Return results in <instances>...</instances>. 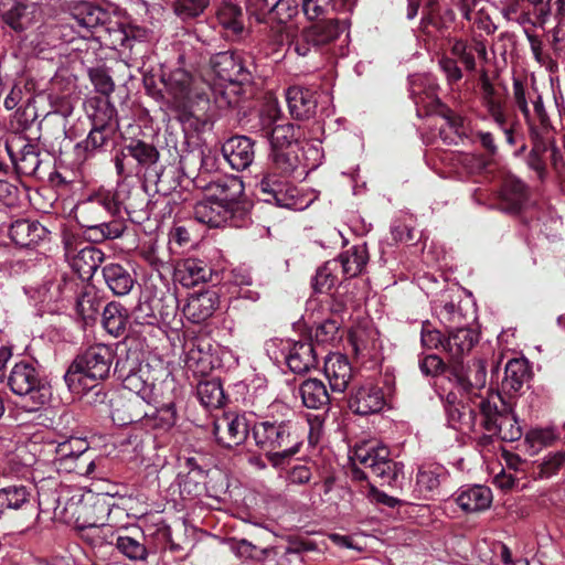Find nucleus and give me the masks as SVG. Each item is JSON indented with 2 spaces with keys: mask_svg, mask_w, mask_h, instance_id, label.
<instances>
[{
  "mask_svg": "<svg viewBox=\"0 0 565 565\" xmlns=\"http://www.w3.org/2000/svg\"><path fill=\"white\" fill-rule=\"evenodd\" d=\"M440 380H447L449 385L448 391L443 387V392H438L449 426L481 433L478 439L481 446L490 445L493 438L512 443L522 437V427L511 404L500 394L488 397L481 395L487 383V365L483 360L455 366Z\"/></svg>",
  "mask_w": 565,
  "mask_h": 565,
  "instance_id": "1",
  "label": "nucleus"
},
{
  "mask_svg": "<svg viewBox=\"0 0 565 565\" xmlns=\"http://www.w3.org/2000/svg\"><path fill=\"white\" fill-rule=\"evenodd\" d=\"M513 102L523 116L531 142V152L546 156L555 138L554 127L537 89L527 90L524 84L514 78Z\"/></svg>",
  "mask_w": 565,
  "mask_h": 565,
  "instance_id": "2",
  "label": "nucleus"
},
{
  "mask_svg": "<svg viewBox=\"0 0 565 565\" xmlns=\"http://www.w3.org/2000/svg\"><path fill=\"white\" fill-rule=\"evenodd\" d=\"M161 81L171 98L181 121L200 118L210 109V97L199 85L200 82L188 71L175 68L163 73Z\"/></svg>",
  "mask_w": 565,
  "mask_h": 565,
  "instance_id": "3",
  "label": "nucleus"
},
{
  "mask_svg": "<svg viewBox=\"0 0 565 565\" xmlns=\"http://www.w3.org/2000/svg\"><path fill=\"white\" fill-rule=\"evenodd\" d=\"M387 446L377 441H364L355 445L350 454L352 461L351 476L353 480H367L369 473L379 478L382 484L393 486L403 466L391 459Z\"/></svg>",
  "mask_w": 565,
  "mask_h": 565,
  "instance_id": "4",
  "label": "nucleus"
},
{
  "mask_svg": "<svg viewBox=\"0 0 565 565\" xmlns=\"http://www.w3.org/2000/svg\"><path fill=\"white\" fill-rule=\"evenodd\" d=\"M348 29L347 20L327 19L295 33L292 25L282 28L288 41V54L300 57H312L335 41Z\"/></svg>",
  "mask_w": 565,
  "mask_h": 565,
  "instance_id": "5",
  "label": "nucleus"
},
{
  "mask_svg": "<svg viewBox=\"0 0 565 565\" xmlns=\"http://www.w3.org/2000/svg\"><path fill=\"white\" fill-rule=\"evenodd\" d=\"M115 360L110 345L95 344L78 354L64 375V381L71 393L83 391V382L87 380L102 381L108 377Z\"/></svg>",
  "mask_w": 565,
  "mask_h": 565,
  "instance_id": "6",
  "label": "nucleus"
},
{
  "mask_svg": "<svg viewBox=\"0 0 565 565\" xmlns=\"http://www.w3.org/2000/svg\"><path fill=\"white\" fill-rule=\"evenodd\" d=\"M132 157L139 171V178L157 186L158 192L164 195L174 192L181 184V172L175 169L166 170L160 162V153L157 147L141 139L128 140Z\"/></svg>",
  "mask_w": 565,
  "mask_h": 565,
  "instance_id": "7",
  "label": "nucleus"
},
{
  "mask_svg": "<svg viewBox=\"0 0 565 565\" xmlns=\"http://www.w3.org/2000/svg\"><path fill=\"white\" fill-rule=\"evenodd\" d=\"M8 385L15 395L25 399L23 407L28 412L39 411L52 396L51 386L30 363H17L9 374Z\"/></svg>",
  "mask_w": 565,
  "mask_h": 565,
  "instance_id": "8",
  "label": "nucleus"
},
{
  "mask_svg": "<svg viewBox=\"0 0 565 565\" xmlns=\"http://www.w3.org/2000/svg\"><path fill=\"white\" fill-rule=\"evenodd\" d=\"M148 33L143 28L125 24L111 17L96 39L102 45L118 51L124 57L137 60L146 49Z\"/></svg>",
  "mask_w": 565,
  "mask_h": 565,
  "instance_id": "9",
  "label": "nucleus"
},
{
  "mask_svg": "<svg viewBox=\"0 0 565 565\" xmlns=\"http://www.w3.org/2000/svg\"><path fill=\"white\" fill-rule=\"evenodd\" d=\"M252 436L256 447L263 451L302 445L297 423L291 419L270 417L256 422L252 427Z\"/></svg>",
  "mask_w": 565,
  "mask_h": 565,
  "instance_id": "10",
  "label": "nucleus"
},
{
  "mask_svg": "<svg viewBox=\"0 0 565 565\" xmlns=\"http://www.w3.org/2000/svg\"><path fill=\"white\" fill-rule=\"evenodd\" d=\"M115 114L116 109L113 106H107L104 110L107 120L100 118L99 114L95 115L87 137L74 147L75 158L78 162H85L106 150L116 131V124L111 121Z\"/></svg>",
  "mask_w": 565,
  "mask_h": 565,
  "instance_id": "11",
  "label": "nucleus"
},
{
  "mask_svg": "<svg viewBox=\"0 0 565 565\" xmlns=\"http://www.w3.org/2000/svg\"><path fill=\"white\" fill-rule=\"evenodd\" d=\"M258 200L281 209H299L298 190L289 178L276 171L264 173L257 184Z\"/></svg>",
  "mask_w": 565,
  "mask_h": 565,
  "instance_id": "12",
  "label": "nucleus"
},
{
  "mask_svg": "<svg viewBox=\"0 0 565 565\" xmlns=\"http://www.w3.org/2000/svg\"><path fill=\"white\" fill-rule=\"evenodd\" d=\"M280 110L277 105H268L259 115L258 126L262 136L268 140L271 149H285L298 140L296 127L291 122H279Z\"/></svg>",
  "mask_w": 565,
  "mask_h": 565,
  "instance_id": "13",
  "label": "nucleus"
},
{
  "mask_svg": "<svg viewBox=\"0 0 565 565\" xmlns=\"http://www.w3.org/2000/svg\"><path fill=\"white\" fill-rule=\"evenodd\" d=\"M139 401H131L128 404L129 414L127 419H122L120 425L139 424L147 430H157L166 433L177 423V409L174 403L170 402L156 407L151 411H145L142 414L137 412Z\"/></svg>",
  "mask_w": 565,
  "mask_h": 565,
  "instance_id": "14",
  "label": "nucleus"
},
{
  "mask_svg": "<svg viewBox=\"0 0 565 565\" xmlns=\"http://www.w3.org/2000/svg\"><path fill=\"white\" fill-rule=\"evenodd\" d=\"M252 427L245 414L223 413L214 419L212 434L218 445L231 449L245 443Z\"/></svg>",
  "mask_w": 565,
  "mask_h": 565,
  "instance_id": "15",
  "label": "nucleus"
},
{
  "mask_svg": "<svg viewBox=\"0 0 565 565\" xmlns=\"http://www.w3.org/2000/svg\"><path fill=\"white\" fill-rule=\"evenodd\" d=\"M246 11L258 22L289 25L299 12L297 0H247Z\"/></svg>",
  "mask_w": 565,
  "mask_h": 565,
  "instance_id": "16",
  "label": "nucleus"
},
{
  "mask_svg": "<svg viewBox=\"0 0 565 565\" xmlns=\"http://www.w3.org/2000/svg\"><path fill=\"white\" fill-rule=\"evenodd\" d=\"M87 445L78 438H71L60 443L55 447L54 462L60 471L82 473L86 466V472L93 471L95 463L86 458Z\"/></svg>",
  "mask_w": 565,
  "mask_h": 565,
  "instance_id": "17",
  "label": "nucleus"
},
{
  "mask_svg": "<svg viewBox=\"0 0 565 565\" xmlns=\"http://www.w3.org/2000/svg\"><path fill=\"white\" fill-rule=\"evenodd\" d=\"M215 75L231 85H242L250 82L252 73L243 63L241 55L225 51L218 52L211 58Z\"/></svg>",
  "mask_w": 565,
  "mask_h": 565,
  "instance_id": "18",
  "label": "nucleus"
},
{
  "mask_svg": "<svg viewBox=\"0 0 565 565\" xmlns=\"http://www.w3.org/2000/svg\"><path fill=\"white\" fill-rule=\"evenodd\" d=\"M238 210L221 203L211 198L198 202L193 207V217L201 224L210 227H220L227 223L232 226H239L235 221V214Z\"/></svg>",
  "mask_w": 565,
  "mask_h": 565,
  "instance_id": "19",
  "label": "nucleus"
},
{
  "mask_svg": "<svg viewBox=\"0 0 565 565\" xmlns=\"http://www.w3.org/2000/svg\"><path fill=\"white\" fill-rule=\"evenodd\" d=\"M65 256L71 267L83 279L92 278L102 265L105 254L97 247L85 244L82 247L65 244Z\"/></svg>",
  "mask_w": 565,
  "mask_h": 565,
  "instance_id": "20",
  "label": "nucleus"
},
{
  "mask_svg": "<svg viewBox=\"0 0 565 565\" xmlns=\"http://www.w3.org/2000/svg\"><path fill=\"white\" fill-rule=\"evenodd\" d=\"M527 185L515 175L504 178L498 192V207L504 213L518 214L529 202Z\"/></svg>",
  "mask_w": 565,
  "mask_h": 565,
  "instance_id": "21",
  "label": "nucleus"
},
{
  "mask_svg": "<svg viewBox=\"0 0 565 565\" xmlns=\"http://www.w3.org/2000/svg\"><path fill=\"white\" fill-rule=\"evenodd\" d=\"M385 405V396L381 387L371 383L354 390L349 398V408L362 416L379 413Z\"/></svg>",
  "mask_w": 565,
  "mask_h": 565,
  "instance_id": "22",
  "label": "nucleus"
},
{
  "mask_svg": "<svg viewBox=\"0 0 565 565\" xmlns=\"http://www.w3.org/2000/svg\"><path fill=\"white\" fill-rule=\"evenodd\" d=\"M224 159L231 168L242 171L248 168L254 161V142L246 136H233L228 138L221 148Z\"/></svg>",
  "mask_w": 565,
  "mask_h": 565,
  "instance_id": "23",
  "label": "nucleus"
},
{
  "mask_svg": "<svg viewBox=\"0 0 565 565\" xmlns=\"http://www.w3.org/2000/svg\"><path fill=\"white\" fill-rule=\"evenodd\" d=\"M33 508L32 488L22 483L0 488V520Z\"/></svg>",
  "mask_w": 565,
  "mask_h": 565,
  "instance_id": "24",
  "label": "nucleus"
},
{
  "mask_svg": "<svg viewBox=\"0 0 565 565\" xmlns=\"http://www.w3.org/2000/svg\"><path fill=\"white\" fill-rule=\"evenodd\" d=\"M454 500L463 512L477 513L491 507L493 495L491 489L487 486L467 484L457 490Z\"/></svg>",
  "mask_w": 565,
  "mask_h": 565,
  "instance_id": "25",
  "label": "nucleus"
},
{
  "mask_svg": "<svg viewBox=\"0 0 565 565\" xmlns=\"http://www.w3.org/2000/svg\"><path fill=\"white\" fill-rule=\"evenodd\" d=\"M218 305L220 298L216 291L195 292L188 297L182 313L190 322L202 323L212 317Z\"/></svg>",
  "mask_w": 565,
  "mask_h": 565,
  "instance_id": "26",
  "label": "nucleus"
},
{
  "mask_svg": "<svg viewBox=\"0 0 565 565\" xmlns=\"http://www.w3.org/2000/svg\"><path fill=\"white\" fill-rule=\"evenodd\" d=\"M116 215L118 214L113 210L105 193L89 196L86 201L81 202L76 210V220L84 231H86V225H94L103 218Z\"/></svg>",
  "mask_w": 565,
  "mask_h": 565,
  "instance_id": "27",
  "label": "nucleus"
},
{
  "mask_svg": "<svg viewBox=\"0 0 565 565\" xmlns=\"http://www.w3.org/2000/svg\"><path fill=\"white\" fill-rule=\"evenodd\" d=\"M41 13V7L32 1H17L9 9L0 10L3 22L17 32L38 22Z\"/></svg>",
  "mask_w": 565,
  "mask_h": 565,
  "instance_id": "28",
  "label": "nucleus"
},
{
  "mask_svg": "<svg viewBox=\"0 0 565 565\" xmlns=\"http://www.w3.org/2000/svg\"><path fill=\"white\" fill-rule=\"evenodd\" d=\"M286 102L292 118L306 120L316 114L317 92L302 86H290L286 90Z\"/></svg>",
  "mask_w": 565,
  "mask_h": 565,
  "instance_id": "29",
  "label": "nucleus"
},
{
  "mask_svg": "<svg viewBox=\"0 0 565 565\" xmlns=\"http://www.w3.org/2000/svg\"><path fill=\"white\" fill-rule=\"evenodd\" d=\"M284 352L286 364L295 374L307 373L317 365V353L311 342H290Z\"/></svg>",
  "mask_w": 565,
  "mask_h": 565,
  "instance_id": "30",
  "label": "nucleus"
},
{
  "mask_svg": "<svg viewBox=\"0 0 565 565\" xmlns=\"http://www.w3.org/2000/svg\"><path fill=\"white\" fill-rule=\"evenodd\" d=\"M323 372L333 393H343L352 376L348 358L341 353H331L324 359Z\"/></svg>",
  "mask_w": 565,
  "mask_h": 565,
  "instance_id": "31",
  "label": "nucleus"
},
{
  "mask_svg": "<svg viewBox=\"0 0 565 565\" xmlns=\"http://www.w3.org/2000/svg\"><path fill=\"white\" fill-rule=\"evenodd\" d=\"M8 234L15 245L31 247L43 241L49 231L39 221L20 218L10 224Z\"/></svg>",
  "mask_w": 565,
  "mask_h": 565,
  "instance_id": "32",
  "label": "nucleus"
},
{
  "mask_svg": "<svg viewBox=\"0 0 565 565\" xmlns=\"http://www.w3.org/2000/svg\"><path fill=\"white\" fill-rule=\"evenodd\" d=\"M207 190L211 192L209 198L226 203L236 210H241L239 198L244 192V185L237 178L218 177L215 180H211L207 185Z\"/></svg>",
  "mask_w": 565,
  "mask_h": 565,
  "instance_id": "33",
  "label": "nucleus"
},
{
  "mask_svg": "<svg viewBox=\"0 0 565 565\" xmlns=\"http://www.w3.org/2000/svg\"><path fill=\"white\" fill-rule=\"evenodd\" d=\"M409 95L417 107V114L420 115V106L424 108H434L439 99L436 93L435 79L425 74H415L408 77Z\"/></svg>",
  "mask_w": 565,
  "mask_h": 565,
  "instance_id": "34",
  "label": "nucleus"
},
{
  "mask_svg": "<svg viewBox=\"0 0 565 565\" xmlns=\"http://www.w3.org/2000/svg\"><path fill=\"white\" fill-rule=\"evenodd\" d=\"M113 17L110 12L89 2L77 6L73 12V19L76 25L96 36Z\"/></svg>",
  "mask_w": 565,
  "mask_h": 565,
  "instance_id": "35",
  "label": "nucleus"
},
{
  "mask_svg": "<svg viewBox=\"0 0 565 565\" xmlns=\"http://www.w3.org/2000/svg\"><path fill=\"white\" fill-rule=\"evenodd\" d=\"M3 147L19 174L28 177L36 174L42 163L38 146L28 142L24 143L18 152H15L13 146L8 142H6Z\"/></svg>",
  "mask_w": 565,
  "mask_h": 565,
  "instance_id": "36",
  "label": "nucleus"
},
{
  "mask_svg": "<svg viewBox=\"0 0 565 565\" xmlns=\"http://www.w3.org/2000/svg\"><path fill=\"white\" fill-rule=\"evenodd\" d=\"M102 326L114 338L125 337L130 327L128 309L118 301L108 302L102 311Z\"/></svg>",
  "mask_w": 565,
  "mask_h": 565,
  "instance_id": "37",
  "label": "nucleus"
},
{
  "mask_svg": "<svg viewBox=\"0 0 565 565\" xmlns=\"http://www.w3.org/2000/svg\"><path fill=\"white\" fill-rule=\"evenodd\" d=\"M103 278L115 296L128 295L136 284L134 274L126 266L118 263L106 264L102 268Z\"/></svg>",
  "mask_w": 565,
  "mask_h": 565,
  "instance_id": "38",
  "label": "nucleus"
},
{
  "mask_svg": "<svg viewBox=\"0 0 565 565\" xmlns=\"http://www.w3.org/2000/svg\"><path fill=\"white\" fill-rule=\"evenodd\" d=\"M174 276L183 287L191 288L207 281L212 269L204 260L186 258L178 264Z\"/></svg>",
  "mask_w": 565,
  "mask_h": 565,
  "instance_id": "39",
  "label": "nucleus"
},
{
  "mask_svg": "<svg viewBox=\"0 0 565 565\" xmlns=\"http://www.w3.org/2000/svg\"><path fill=\"white\" fill-rule=\"evenodd\" d=\"M126 228V221L119 214L103 218L94 225H86L84 235L92 243H103L121 237Z\"/></svg>",
  "mask_w": 565,
  "mask_h": 565,
  "instance_id": "40",
  "label": "nucleus"
},
{
  "mask_svg": "<svg viewBox=\"0 0 565 565\" xmlns=\"http://www.w3.org/2000/svg\"><path fill=\"white\" fill-rule=\"evenodd\" d=\"M529 379L530 366L527 361L524 359H511L504 367L501 390L504 394H518Z\"/></svg>",
  "mask_w": 565,
  "mask_h": 565,
  "instance_id": "41",
  "label": "nucleus"
},
{
  "mask_svg": "<svg viewBox=\"0 0 565 565\" xmlns=\"http://www.w3.org/2000/svg\"><path fill=\"white\" fill-rule=\"evenodd\" d=\"M185 366L196 375H207L213 369V358L210 353V345L204 347L196 341L185 344Z\"/></svg>",
  "mask_w": 565,
  "mask_h": 565,
  "instance_id": "42",
  "label": "nucleus"
},
{
  "mask_svg": "<svg viewBox=\"0 0 565 565\" xmlns=\"http://www.w3.org/2000/svg\"><path fill=\"white\" fill-rule=\"evenodd\" d=\"M120 382L126 390L134 392L138 396L137 401H142L148 405L154 402V384L152 381H150L148 364L142 365L140 367V372L135 371L134 373L129 374L128 377L122 379Z\"/></svg>",
  "mask_w": 565,
  "mask_h": 565,
  "instance_id": "43",
  "label": "nucleus"
},
{
  "mask_svg": "<svg viewBox=\"0 0 565 565\" xmlns=\"http://www.w3.org/2000/svg\"><path fill=\"white\" fill-rule=\"evenodd\" d=\"M333 259L339 262L344 279L356 277L362 273L369 260L366 245H354Z\"/></svg>",
  "mask_w": 565,
  "mask_h": 565,
  "instance_id": "44",
  "label": "nucleus"
},
{
  "mask_svg": "<svg viewBox=\"0 0 565 565\" xmlns=\"http://www.w3.org/2000/svg\"><path fill=\"white\" fill-rule=\"evenodd\" d=\"M478 342V334L469 328H457L445 339L444 351L452 359H460Z\"/></svg>",
  "mask_w": 565,
  "mask_h": 565,
  "instance_id": "45",
  "label": "nucleus"
},
{
  "mask_svg": "<svg viewBox=\"0 0 565 565\" xmlns=\"http://www.w3.org/2000/svg\"><path fill=\"white\" fill-rule=\"evenodd\" d=\"M299 394L307 408L320 409L330 402L324 383L318 379H308L299 386Z\"/></svg>",
  "mask_w": 565,
  "mask_h": 565,
  "instance_id": "46",
  "label": "nucleus"
},
{
  "mask_svg": "<svg viewBox=\"0 0 565 565\" xmlns=\"http://www.w3.org/2000/svg\"><path fill=\"white\" fill-rule=\"evenodd\" d=\"M76 526L81 531H87L85 536L90 540L94 546L114 545L116 546V539L121 535L122 531L115 530L108 524H97L95 522L76 520Z\"/></svg>",
  "mask_w": 565,
  "mask_h": 565,
  "instance_id": "47",
  "label": "nucleus"
},
{
  "mask_svg": "<svg viewBox=\"0 0 565 565\" xmlns=\"http://www.w3.org/2000/svg\"><path fill=\"white\" fill-rule=\"evenodd\" d=\"M354 4L355 0H302V11L309 20H315L329 11L350 12Z\"/></svg>",
  "mask_w": 565,
  "mask_h": 565,
  "instance_id": "48",
  "label": "nucleus"
},
{
  "mask_svg": "<svg viewBox=\"0 0 565 565\" xmlns=\"http://www.w3.org/2000/svg\"><path fill=\"white\" fill-rule=\"evenodd\" d=\"M216 18L227 36H237L244 30V14L242 8L236 3L224 2L217 9Z\"/></svg>",
  "mask_w": 565,
  "mask_h": 565,
  "instance_id": "49",
  "label": "nucleus"
},
{
  "mask_svg": "<svg viewBox=\"0 0 565 565\" xmlns=\"http://www.w3.org/2000/svg\"><path fill=\"white\" fill-rule=\"evenodd\" d=\"M565 470V448L547 452L533 463L534 479H550Z\"/></svg>",
  "mask_w": 565,
  "mask_h": 565,
  "instance_id": "50",
  "label": "nucleus"
},
{
  "mask_svg": "<svg viewBox=\"0 0 565 565\" xmlns=\"http://www.w3.org/2000/svg\"><path fill=\"white\" fill-rule=\"evenodd\" d=\"M196 396L206 408H220L224 405L226 396L218 379L201 381L196 386Z\"/></svg>",
  "mask_w": 565,
  "mask_h": 565,
  "instance_id": "51",
  "label": "nucleus"
},
{
  "mask_svg": "<svg viewBox=\"0 0 565 565\" xmlns=\"http://www.w3.org/2000/svg\"><path fill=\"white\" fill-rule=\"evenodd\" d=\"M340 264L334 259H330L319 267L312 278V288L315 292L327 294L340 284L338 276Z\"/></svg>",
  "mask_w": 565,
  "mask_h": 565,
  "instance_id": "52",
  "label": "nucleus"
},
{
  "mask_svg": "<svg viewBox=\"0 0 565 565\" xmlns=\"http://www.w3.org/2000/svg\"><path fill=\"white\" fill-rule=\"evenodd\" d=\"M103 301L93 291H82L76 295L75 310L78 318H81L86 324L96 321Z\"/></svg>",
  "mask_w": 565,
  "mask_h": 565,
  "instance_id": "53",
  "label": "nucleus"
},
{
  "mask_svg": "<svg viewBox=\"0 0 565 565\" xmlns=\"http://www.w3.org/2000/svg\"><path fill=\"white\" fill-rule=\"evenodd\" d=\"M142 365L145 364L141 361L140 352L137 350L121 349L116 355L114 375L118 381H121L135 371L140 372Z\"/></svg>",
  "mask_w": 565,
  "mask_h": 565,
  "instance_id": "54",
  "label": "nucleus"
},
{
  "mask_svg": "<svg viewBox=\"0 0 565 565\" xmlns=\"http://www.w3.org/2000/svg\"><path fill=\"white\" fill-rule=\"evenodd\" d=\"M131 147L129 141L124 143L117 149L111 157L117 178L130 179L132 177L139 178V171L132 157Z\"/></svg>",
  "mask_w": 565,
  "mask_h": 565,
  "instance_id": "55",
  "label": "nucleus"
},
{
  "mask_svg": "<svg viewBox=\"0 0 565 565\" xmlns=\"http://www.w3.org/2000/svg\"><path fill=\"white\" fill-rule=\"evenodd\" d=\"M115 547L122 556L134 562H142L148 557V550L145 543L135 536L121 533L116 539Z\"/></svg>",
  "mask_w": 565,
  "mask_h": 565,
  "instance_id": "56",
  "label": "nucleus"
},
{
  "mask_svg": "<svg viewBox=\"0 0 565 565\" xmlns=\"http://www.w3.org/2000/svg\"><path fill=\"white\" fill-rule=\"evenodd\" d=\"M444 470L440 467L419 469L416 476V489L423 497L434 493L440 486Z\"/></svg>",
  "mask_w": 565,
  "mask_h": 565,
  "instance_id": "57",
  "label": "nucleus"
},
{
  "mask_svg": "<svg viewBox=\"0 0 565 565\" xmlns=\"http://www.w3.org/2000/svg\"><path fill=\"white\" fill-rule=\"evenodd\" d=\"M226 544L228 550L241 559L263 561L267 555L266 548H260L245 539L231 537Z\"/></svg>",
  "mask_w": 565,
  "mask_h": 565,
  "instance_id": "58",
  "label": "nucleus"
},
{
  "mask_svg": "<svg viewBox=\"0 0 565 565\" xmlns=\"http://www.w3.org/2000/svg\"><path fill=\"white\" fill-rule=\"evenodd\" d=\"M433 310L439 321L447 327H450L451 323L458 322L461 319L459 307L452 299H449L447 292H444L440 299L433 302Z\"/></svg>",
  "mask_w": 565,
  "mask_h": 565,
  "instance_id": "59",
  "label": "nucleus"
},
{
  "mask_svg": "<svg viewBox=\"0 0 565 565\" xmlns=\"http://www.w3.org/2000/svg\"><path fill=\"white\" fill-rule=\"evenodd\" d=\"M73 394L81 397L84 404L96 408L107 409L110 404L108 392L100 384L88 386L86 382H83V391Z\"/></svg>",
  "mask_w": 565,
  "mask_h": 565,
  "instance_id": "60",
  "label": "nucleus"
},
{
  "mask_svg": "<svg viewBox=\"0 0 565 565\" xmlns=\"http://www.w3.org/2000/svg\"><path fill=\"white\" fill-rule=\"evenodd\" d=\"M137 185L132 184L129 179L118 178L114 193H105L110 201L113 210L119 215L122 207L127 204L130 198L137 192Z\"/></svg>",
  "mask_w": 565,
  "mask_h": 565,
  "instance_id": "61",
  "label": "nucleus"
},
{
  "mask_svg": "<svg viewBox=\"0 0 565 565\" xmlns=\"http://www.w3.org/2000/svg\"><path fill=\"white\" fill-rule=\"evenodd\" d=\"M555 440V433L547 428H534L525 434V443L531 455L537 454L543 447L551 446Z\"/></svg>",
  "mask_w": 565,
  "mask_h": 565,
  "instance_id": "62",
  "label": "nucleus"
},
{
  "mask_svg": "<svg viewBox=\"0 0 565 565\" xmlns=\"http://www.w3.org/2000/svg\"><path fill=\"white\" fill-rule=\"evenodd\" d=\"M273 167L278 174L289 178L298 166L297 156L284 149H271Z\"/></svg>",
  "mask_w": 565,
  "mask_h": 565,
  "instance_id": "63",
  "label": "nucleus"
},
{
  "mask_svg": "<svg viewBox=\"0 0 565 565\" xmlns=\"http://www.w3.org/2000/svg\"><path fill=\"white\" fill-rule=\"evenodd\" d=\"M156 299L140 298L135 310L134 319L137 324L156 326L159 319L156 315Z\"/></svg>",
  "mask_w": 565,
  "mask_h": 565,
  "instance_id": "64",
  "label": "nucleus"
}]
</instances>
